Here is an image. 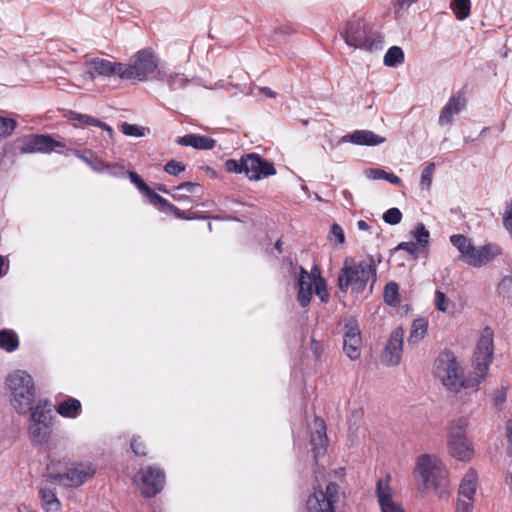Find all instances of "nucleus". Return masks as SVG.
<instances>
[{
	"label": "nucleus",
	"mask_w": 512,
	"mask_h": 512,
	"mask_svg": "<svg viewBox=\"0 0 512 512\" xmlns=\"http://www.w3.org/2000/svg\"><path fill=\"white\" fill-rule=\"evenodd\" d=\"M131 449L137 456H146L145 445L139 436H134L131 440Z\"/></svg>",
	"instance_id": "obj_48"
},
{
	"label": "nucleus",
	"mask_w": 512,
	"mask_h": 512,
	"mask_svg": "<svg viewBox=\"0 0 512 512\" xmlns=\"http://www.w3.org/2000/svg\"><path fill=\"white\" fill-rule=\"evenodd\" d=\"M19 512H21V511L19 510Z\"/></svg>",
	"instance_id": "obj_64"
},
{
	"label": "nucleus",
	"mask_w": 512,
	"mask_h": 512,
	"mask_svg": "<svg viewBox=\"0 0 512 512\" xmlns=\"http://www.w3.org/2000/svg\"><path fill=\"white\" fill-rule=\"evenodd\" d=\"M176 143L181 146H189L197 150H211L215 147L216 141L205 135L186 134L178 137Z\"/></svg>",
	"instance_id": "obj_23"
},
{
	"label": "nucleus",
	"mask_w": 512,
	"mask_h": 512,
	"mask_svg": "<svg viewBox=\"0 0 512 512\" xmlns=\"http://www.w3.org/2000/svg\"><path fill=\"white\" fill-rule=\"evenodd\" d=\"M428 331V321L425 318H417L412 322L410 333L408 336L409 344L420 342Z\"/></svg>",
	"instance_id": "obj_29"
},
{
	"label": "nucleus",
	"mask_w": 512,
	"mask_h": 512,
	"mask_svg": "<svg viewBox=\"0 0 512 512\" xmlns=\"http://www.w3.org/2000/svg\"><path fill=\"white\" fill-rule=\"evenodd\" d=\"M19 347V338L15 331L10 329L0 330V348L12 353Z\"/></svg>",
	"instance_id": "obj_30"
},
{
	"label": "nucleus",
	"mask_w": 512,
	"mask_h": 512,
	"mask_svg": "<svg viewBox=\"0 0 512 512\" xmlns=\"http://www.w3.org/2000/svg\"><path fill=\"white\" fill-rule=\"evenodd\" d=\"M315 294L319 297L321 302L326 303L329 300V292L327 290V284L323 277L318 275L314 282Z\"/></svg>",
	"instance_id": "obj_35"
},
{
	"label": "nucleus",
	"mask_w": 512,
	"mask_h": 512,
	"mask_svg": "<svg viewBox=\"0 0 512 512\" xmlns=\"http://www.w3.org/2000/svg\"><path fill=\"white\" fill-rule=\"evenodd\" d=\"M503 224H512V202L506 207Z\"/></svg>",
	"instance_id": "obj_53"
},
{
	"label": "nucleus",
	"mask_w": 512,
	"mask_h": 512,
	"mask_svg": "<svg viewBox=\"0 0 512 512\" xmlns=\"http://www.w3.org/2000/svg\"><path fill=\"white\" fill-rule=\"evenodd\" d=\"M120 130L126 136H131V137L144 136V128H142L136 124H129V123L125 122L120 126Z\"/></svg>",
	"instance_id": "obj_39"
},
{
	"label": "nucleus",
	"mask_w": 512,
	"mask_h": 512,
	"mask_svg": "<svg viewBox=\"0 0 512 512\" xmlns=\"http://www.w3.org/2000/svg\"><path fill=\"white\" fill-rule=\"evenodd\" d=\"M96 473L92 463H77L60 473L53 470L52 465L47 467V478L53 483L63 484L67 487H79Z\"/></svg>",
	"instance_id": "obj_11"
},
{
	"label": "nucleus",
	"mask_w": 512,
	"mask_h": 512,
	"mask_svg": "<svg viewBox=\"0 0 512 512\" xmlns=\"http://www.w3.org/2000/svg\"><path fill=\"white\" fill-rule=\"evenodd\" d=\"M415 471L421 477L426 489L432 488L441 499L448 498V471L438 457L430 454L419 455L416 459Z\"/></svg>",
	"instance_id": "obj_3"
},
{
	"label": "nucleus",
	"mask_w": 512,
	"mask_h": 512,
	"mask_svg": "<svg viewBox=\"0 0 512 512\" xmlns=\"http://www.w3.org/2000/svg\"><path fill=\"white\" fill-rule=\"evenodd\" d=\"M138 487L144 497L151 498L162 491L165 484V473L158 466H146L138 472Z\"/></svg>",
	"instance_id": "obj_14"
},
{
	"label": "nucleus",
	"mask_w": 512,
	"mask_h": 512,
	"mask_svg": "<svg viewBox=\"0 0 512 512\" xmlns=\"http://www.w3.org/2000/svg\"><path fill=\"white\" fill-rule=\"evenodd\" d=\"M311 350L314 352L317 359L320 358L321 354V344L320 342L316 341L315 339L311 342Z\"/></svg>",
	"instance_id": "obj_54"
},
{
	"label": "nucleus",
	"mask_w": 512,
	"mask_h": 512,
	"mask_svg": "<svg viewBox=\"0 0 512 512\" xmlns=\"http://www.w3.org/2000/svg\"><path fill=\"white\" fill-rule=\"evenodd\" d=\"M455 512H473V503L458 499Z\"/></svg>",
	"instance_id": "obj_50"
},
{
	"label": "nucleus",
	"mask_w": 512,
	"mask_h": 512,
	"mask_svg": "<svg viewBox=\"0 0 512 512\" xmlns=\"http://www.w3.org/2000/svg\"><path fill=\"white\" fill-rule=\"evenodd\" d=\"M465 426L466 421L460 419L457 427L449 433L448 450L454 458L468 462L474 455V449L465 436Z\"/></svg>",
	"instance_id": "obj_13"
},
{
	"label": "nucleus",
	"mask_w": 512,
	"mask_h": 512,
	"mask_svg": "<svg viewBox=\"0 0 512 512\" xmlns=\"http://www.w3.org/2000/svg\"><path fill=\"white\" fill-rule=\"evenodd\" d=\"M76 156L85 161L86 163H90V160L85 157L83 154H81L79 151L76 152Z\"/></svg>",
	"instance_id": "obj_59"
},
{
	"label": "nucleus",
	"mask_w": 512,
	"mask_h": 512,
	"mask_svg": "<svg viewBox=\"0 0 512 512\" xmlns=\"http://www.w3.org/2000/svg\"><path fill=\"white\" fill-rule=\"evenodd\" d=\"M412 234L415 241L400 242L396 249L406 251L413 259H417L421 252H424L427 257L430 239L428 230L425 229V226H417Z\"/></svg>",
	"instance_id": "obj_17"
},
{
	"label": "nucleus",
	"mask_w": 512,
	"mask_h": 512,
	"mask_svg": "<svg viewBox=\"0 0 512 512\" xmlns=\"http://www.w3.org/2000/svg\"><path fill=\"white\" fill-rule=\"evenodd\" d=\"M350 142L356 145L375 146L385 142V138L369 130H357L348 135Z\"/></svg>",
	"instance_id": "obj_27"
},
{
	"label": "nucleus",
	"mask_w": 512,
	"mask_h": 512,
	"mask_svg": "<svg viewBox=\"0 0 512 512\" xmlns=\"http://www.w3.org/2000/svg\"><path fill=\"white\" fill-rule=\"evenodd\" d=\"M285 262H287L289 264L292 273L295 274L296 273V269H297V265H294V263H293L291 258H286Z\"/></svg>",
	"instance_id": "obj_57"
},
{
	"label": "nucleus",
	"mask_w": 512,
	"mask_h": 512,
	"mask_svg": "<svg viewBox=\"0 0 512 512\" xmlns=\"http://www.w3.org/2000/svg\"><path fill=\"white\" fill-rule=\"evenodd\" d=\"M320 470L317 465L315 469V481L313 492L308 496L306 507L308 512H336V509L345 497L341 487L330 481L325 488L320 484Z\"/></svg>",
	"instance_id": "obj_5"
},
{
	"label": "nucleus",
	"mask_w": 512,
	"mask_h": 512,
	"mask_svg": "<svg viewBox=\"0 0 512 512\" xmlns=\"http://www.w3.org/2000/svg\"><path fill=\"white\" fill-rule=\"evenodd\" d=\"M7 387L11 392V403L19 414H27L34 410V380L25 371H15L7 378Z\"/></svg>",
	"instance_id": "obj_6"
},
{
	"label": "nucleus",
	"mask_w": 512,
	"mask_h": 512,
	"mask_svg": "<svg viewBox=\"0 0 512 512\" xmlns=\"http://www.w3.org/2000/svg\"><path fill=\"white\" fill-rule=\"evenodd\" d=\"M14 147L21 154L52 152L63 153L66 149L65 143L55 140L48 134H29L14 141Z\"/></svg>",
	"instance_id": "obj_10"
},
{
	"label": "nucleus",
	"mask_w": 512,
	"mask_h": 512,
	"mask_svg": "<svg viewBox=\"0 0 512 512\" xmlns=\"http://www.w3.org/2000/svg\"><path fill=\"white\" fill-rule=\"evenodd\" d=\"M389 482L390 475L386 479H379L376 484V496L381 512H405L402 505L393 500Z\"/></svg>",
	"instance_id": "obj_18"
},
{
	"label": "nucleus",
	"mask_w": 512,
	"mask_h": 512,
	"mask_svg": "<svg viewBox=\"0 0 512 512\" xmlns=\"http://www.w3.org/2000/svg\"><path fill=\"white\" fill-rule=\"evenodd\" d=\"M328 240L334 246L343 245L345 242V235L342 226H331L328 234Z\"/></svg>",
	"instance_id": "obj_36"
},
{
	"label": "nucleus",
	"mask_w": 512,
	"mask_h": 512,
	"mask_svg": "<svg viewBox=\"0 0 512 512\" xmlns=\"http://www.w3.org/2000/svg\"><path fill=\"white\" fill-rule=\"evenodd\" d=\"M67 118L71 121H77L81 125L100 127L101 129L109 132V134H112V132H113V129L109 125L100 121L97 118H94V117L86 115V114H81V113H78L75 111H69L67 114Z\"/></svg>",
	"instance_id": "obj_28"
},
{
	"label": "nucleus",
	"mask_w": 512,
	"mask_h": 512,
	"mask_svg": "<svg viewBox=\"0 0 512 512\" xmlns=\"http://www.w3.org/2000/svg\"><path fill=\"white\" fill-rule=\"evenodd\" d=\"M149 201L156 206H161L163 208L176 209L171 203H169L165 198L157 194L153 189L146 195Z\"/></svg>",
	"instance_id": "obj_44"
},
{
	"label": "nucleus",
	"mask_w": 512,
	"mask_h": 512,
	"mask_svg": "<svg viewBox=\"0 0 512 512\" xmlns=\"http://www.w3.org/2000/svg\"><path fill=\"white\" fill-rule=\"evenodd\" d=\"M31 412V423L28 428L29 438L34 446H42L49 441L52 434L54 416L51 404L48 400H39Z\"/></svg>",
	"instance_id": "obj_9"
},
{
	"label": "nucleus",
	"mask_w": 512,
	"mask_h": 512,
	"mask_svg": "<svg viewBox=\"0 0 512 512\" xmlns=\"http://www.w3.org/2000/svg\"><path fill=\"white\" fill-rule=\"evenodd\" d=\"M494 355V332L486 326L477 341L473 356V372L465 377L464 371L450 350L438 354L433 364V375L451 392L461 389L477 390L481 381L486 377Z\"/></svg>",
	"instance_id": "obj_1"
},
{
	"label": "nucleus",
	"mask_w": 512,
	"mask_h": 512,
	"mask_svg": "<svg viewBox=\"0 0 512 512\" xmlns=\"http://www.w3.org/2000/svg\"><path fill=\"white\" fill-rule=\"evenodd\" d=\"M498 291L504 298H512V276H504L498 284Z\"/></svg>",
	"instance_id": "obj_40"
},
{
	"label": "nucleus",
	"mask_w": 512,
	"mask_h": 512,
	"mask_svg": "<svg viewBox=\"0 0 512 512\" xmlns=\"http://www.w3.org/2000/svg\"><path fill=\"white\" fill-rule=\"evenodd\" d=\"M130 179L133 184L143 193L145 196L152 189L137 173L130 172Z\"/></svg>",
	"instance_id": "obj_47"
},
{
	"label": "nucleus",
	"mask_w": 512,
	"mask_h": 512,
	"mask_svg": "<svg viewBox=\"0 0 512 512\" xmlns=\"http://www.w3.org/2000/svg\"><path fill=\"white\" fill-rule=\"evenodd\" d=\"M434 171H435L434 163L427 164V166L423 169L422 174H421V181H420L422 187H425L427 189L430 188Z\"/></svg>",
	"instance_id": "obj_43"
},
{
	"label": "nucleus",
	"mask_w": 512,
	"mask_h": 512,
	"mask_svg": "<svg viewBox=\"0 0 512 512\" xmlns=\"http://www.w3.org/2000/svg\"><path fill=\"white\" fill-rule=\"evenodd\" d=\"M56 411L63 418L76 419L82 412V404L78 399L68 397L57 405Z\"/></svg>",
	"instance_id": "obj_26"
},
{
	"label": "nucleus",
	"mask_w": 512,
	"mask_h": 512,
	"mask_svg": "<svg viewBox=\"0 0 512 512\" xmlns=\"http://www.w3.org/2000/svg\"><path fill=\"white\" fill-rule=\"evenodd\" d=\"M224 167L228 173H244L252 181H258L276 174L273 163L256 153L245 154L239 160L228 159Z\"/></svg>",
	"instance_id": "obj_7"
},
{
	"label": "nucleus",
	"mask_w": 512,
	"mask_h": 512,
	"mask_svg": "<svg viewBox=\"0 0 512 512\" xmlns=\"http://www.w3.org/2000/svg\"><path fill=\"white\" fill-rule=\"evenodd\" d=\"M282 240L281 238L278 239L275 243V248L278 250L279 253H282Z\"/></svg>",
	"instance_id": "obj_58"
},
{
	"label": "nucleus",
	"mask_w": 512,
	"mask_h": 512,
	"mask_svg": "<svg viewBox=\"0 0 512 512\" xmlns=\"http://www.w3.org/2000/svg\"><path fill=\"white\" fill-rule=\"evenodd\" d=\"M167 81L169 87L173 90L182 89L188 83V79L185 77V75L179 73L170 75Z\"/></svg>",
	"instance_id": "obj_42"
},
{
	"label": "nucleus",
	"mask_w": 512,
	"mask_h": 512,
	"mask_svg": "<svg viewBox=\"0 0 512 512\" xmlns=\"http://www.w3.org/2000/svg\"><path fill=\"white\" fill-rule=\"evenodd\" d=\"M371 226H359L361 230H369Z\"/></svg>",
	"instance_id": "obj_62"
},
{
	"label": "nucleus",
	"mask_w": 512,
	"mask_h": 512,
	"mask_svg": "<svg viewBox=\"0 0 512 512\" xmlns=\"http://www.w3.org/2000/svg\"><path fill=\"white\" fill-rule=\"evenodd\" d=\"M465 105L466 99L463 92L458 91L457 93L453 94L440 112L439 124H451L453 116L458 114L465 107Z\"/></svg>",
	"instance_id": "obj_19"
},
{
	"label": "nucleus",
	"mask_w": 512,
	"mask_h": 512,
	"mask_svg": "<svg viewBox=\"0 0 512 512\" xmlns=\"http://www.w3.org/2000/svg\"><path fill=\"white\" fill-rule=\"evenodd\" d=\"M300 276L298 279L297 301L303 308L310 304L313 294V282L311 275L302 266L299 267Z\"/></svg>",
	"instance_id": "obj_22"
},
{
	"label": "nucleus",
	"mask_w": 512,
	"mask_h": 512,
	"mask_svg": "<svg viewBox=\"0 0 512 512\" xmlns=\"http://www.w3.org/2000/svg\"><path fill=\"white\" fill-rule=\"evenodd\" d=\"M404 329L399 326L389 336L381 355L382 363L387 366H396L400 363L403 353Z\"/></svg>",
	"instance_id": "obj_16"
},
{
	"label": "nucleus",
	"mask_w": 512,
	"mask_h": 512,
	"mask_svg": "<svg viewBox=\"0 0 512 512\" xmlns=\"http://www.w3.org/2000/svg\"><path fill=\"white\" fill-rule=\"evenodd\" d=\"M450 300L447 298L445 293L440 290H436L434 294V305L438 311L446 312L448 310Z\"/></svg>",
	"instance_id": "obj_41"
},
{
	"label": "nucleus",
	"mask_w": 512,
	"mask_h": 512,
	"mask_svg": "<svg viewBox=\"0 0 512 512\" xmlns=\"http://www.w3.org/2000/svg\"><path fill=\"white\" fill-rule=\"evenodd\" d=\"M158 189L164 193H168L167 189L164 186H159Z\"/></svg>",
	"instance_id": "obj_60"
},
{
	"label": "nucleus",
	"mask_w": 512,
	"mask_h": 512,
	"mask_svg": "<svg viewBox=\"0 0 512 512\" xmlns=\"http://www.w3.org/2000/svg\"><path fill=\"white\" fill-rule=\"evenodd\" d=\"M86 66L92 67L99 76L110 77L117 75L121 78L122 63L111 62L104 58H91L86 60Z\"/></svg>",
	"instance_id": "obj_21"
},
{
	"label": "nucleus",
	"mask_w": 512,
	"mask_h": 512,
	"mask_svg": "<svg viewBox=\"0 0 512 512\" xmlns=\"http://www.w3.org/2000/svg\"><path fill=\"white\" fill-rule=\"evenodd\" d=\"M404 62V52L399 46H392L384 56V64L388 67H395Z\"/></svg>",
	"instance_id": "obj_31"
},
{
	"label": "nucleus",
	"mask_w": 512,
	"mask_h": 512,
	"mask_svg": "<svg viewBox=\"0 0 512 512\" xmlns=\"http://www.w3.org/2000/svg\"><path fill=\"white\" fill-rule=\"evenodd\" d=\"M8 266L5 267V260L2 255H0V278L6 274Z\"/></svg>",
	"instance_id": "obj_56"
},
{
	"label": "nucleus",
	"mask_w": 512,
	"mask_h": 512,
	"mask_svg": "<svg viewBox=\"0 0 512 512\" xmlns=\"http://www.w3.org/2000/svg\"><path fill=\"white\" fill-rule=\"evenodd\" d=\"M508 449L512 453V419L508 420L505 425Z\"/></svg>",
	"instance_id": "obj_51"
},
{
	"label": "nucleus",
	"mask_w": 512,
	"mask_h": 512,
	"mask_svg": "<svg viewBox=\"0 0 512 512\" xmlns=\"http://www.w3.org/2000/svg\"><path fill=\"white\" fill-rule=\"evenodd\" d=\"M362 335L355 317L346 318L343 328V351L345 355L352 361L361 356Z\"/></svg>",
	"instance_id": "obj_15"
},
{
	"label": "nucleus",
	"mask_w": 512,
	"mask_h": 512,
	"mask_svg": "<svg viewBox=\"0 0 512 512\" xmlns=\"http://www.w3.org/2000/svg\"><path fill=\"white\" fill-rule=\"evenodd\" d=\"M450 242L459 252L457 259L476 269L489 265L503 253L497 243L488 242L476 246L471 238L463 234L451 235Z\"/></svg>",
	"instance_id": "obj_2"
},
{
	"label": "nucleus",
	"mask_w": 512,
	"mask_h": 512,
	"mask_svg": "<svg viewBox=\"0 0 512 512\" xmlns=\"http://www.w3.org/2000/svg\"><path fill=\"white\" fill-rule=\"evenodd\" d=\"M505 227L507 228L508 233H509V235H510V236H511V238H512V226H505Z\"/></svg>",
	"instance_id": "obj_61"
},
{
	"label": "nucleus",
	"mask_w": 512,
	"mask_h": 512,
	"mask_svg": "<svg viewBox=\"0 0 512 512\" xmlns=\"http://www.w3.org/2000/svg\"><path fill=\"white\" fill-rule=\"evenodd\" d=\"M477 473L473 469H469L464 477L462 478V481L459 485L458 494L459 496H463L466 498V501H470L473 503L474 501V495L476 493L477 489Z\"/></svg>",
	"instance_id": "obj_25"
},
{
	"label": "nucleus",
	"mask_w": 512,
	"mask_h": 512,
	"mask_svg": "<svg viewBox=\"0 0 512 512\" xmlns=\"http://www.w3.org/2000/svg\"><path fill=\"white\" fill-rule=\"evenodd\" d=\"M416 1L417 0H396L395 13H399L406 6H409Z\"/></svg>",
	"instance_id": "obj_52"
},
{
	"label": "nucleus",
	"mask_w": 512,
	"mask_h": 512,
	"mask_svg": "<svg viewBox=\"0 0 512 512\" xmlns=\"http://www.w3.org/2000/svg\"><path fill=\"white\" fill-rule=\"evenodd\" d=\"M384 301L387 305L396 307L399 304V286L391 281L384 288Z\"/></svg>",
	"instance_id": "obj_33"
},
{
	"label": "nucleus",
	"mask_w": 512,
	"mask_h": 512,
	"mask_svg": "<svg viewBox=\"0 0 512 512\" xmlns=\"http://www.w3.org/2000/svg\"><path fill=\"white\" fill-rule=\"evenodd\" d=\"M158 67V62L151 49H143L136 53L132 64L122 63L121 79L144 81Z\"/></svg>",
	"instance_id": "obj_12"
},
{
	"label": "nucleus",
	"mask_w": 512,
	"mask_h": 512,
	"mask_svg": "<svg viewBox=\"0 0 512 512\" xmlns=\"http://www.w3.org/2000/svg\"><path fill=\"white\" fill-rule=\"evenodd\" d=\"M343 38L347 45L367 51H372L382 45V38L374 35L372 26L361 17L353 16L347 21Z\"/></svg>",
	"instance_id": "obj_8"
},
{
	"label": "nucleus",
	"mask_w": 512,
	"mask_h": 512,
	"mask_svg": "<svg viewBox=\"0 0 512 512\" xmlns=\"http://www.w3.org/2000/svg\"><path fill=\"white\" fill-rule=\"evenodd\" d=\"M451 9L453 10L458 20H464L470 15L471 1L470 0H452Z\"/></svg>",
	"instance_id": "obj_32"
},
{
	"label": "nucleus",
	"mask_w": 512,
	"mask_h": 512,
	"mask_svg": "<svg viewBox=\"0 0 512 512\" xmlns=\"http://www.w3.org/2000/svg\"><path fill=\"white\" fill-rule=\"evenodd\" d=\"M377 263L373 256H367L359 263L349 265L346 260L338 275L339 288L346 291L351 287L354 293L365 290L369 281L376 282Z\"/></svg>",
	"instance_id": "obj_4"
},
{
	"label": "nucleus",
	"mask_w": 512,
	"mask_h": 512,
	"mask_svg": "<svg viewBox=\"0 0 512 512\" xmlns=\"http://www.w3.org/2000/svg\"><path fill=\"white\" fill-rule=\"evenodd\" d=\"M200 185L198 183L194 182H184L175 187L172 190V197L175 200H182L187 197V195H179V192H185V193H194L196 188H199Z\"/></svg>",
	"instance_id": "obj_34"
},
{
	"label": "nucleus",
	"mask_w": 512,
	"mask_h": 512,
	"mask_svg": "<svg viewBox=\"0 0 512 512\" xmlns=\"http://www.w3.org/2000/svg\"><path fill=\"white\" fill-rule=\"evenodd\" d=\"M16 126V120L0 116V137H7L11 135Z\"/></svg>",
	"instance_id": "obj_38"
},
{
	"label": "nucleus",
	"mask_w": 512,
	"mask_h": 512,
	"mask_svg": "<svg viewBox=\"0 0 512 512\" xmlns=\"http://www.w3.org/2000/svg\"><path fill=\"white\" fill-rule=\"evenodd\" d=\"M370 175L374 179H384V180H387L390 183L396 184V185H399L402 182L401 179L394 173H388L382 169H371Z\"/></svg>",
	"instance_id": "obj_37"
},
{
	"label": "nucleus",
	"mask_w": 512,
	"mask_h": 512,
	"mask_svg": "<svg viewBox=\"0 0 512 512\" xmlns=\"http://www.w3.org/2000/svg\"><path fill=\"white\" fill-rule=\"evenodd\" d=\"M387 224H399L402 220V213L398 208L388 209L382 216Z\"/></svg>",
	"instance_id": "obj_46"
},
{
	"label": "nucleus",
	"mask_w": 512,
	"mask_h": 512,
	"mask_svg": "<svg viewBox=\"0 0 512 512\" xmlns=\"http://www.w3.org/2000/svg\"><path fill=\"white\" fill-rule=\"evenodd\" d=\"M357 224L362 225V224H366V222L364 220H359Z\"/></svg>",
	"instance_id": "obj_63"
},
{
	"label": "nucleus",
	"mask_w": 512,
	"mask_h": 512,
	"mask_svg": "<svg viewBox=\"0 0 512 512\" xmlns=\"http://www.w3.org/2000/svg\"><path fill=\"white\" fill-rule=\"evenodd\" d=\"M185 169V164L176 160H170L164 166V171L173 176L179 175L180 173L184 172Z\"/></svg>",
	"instance_id": "obj_45"
},
{
	"label": "nucleus",
	"mask_w": 512,
	"mask_h": 512,
	"mask_svg": "<svg viewBox=\"0 0 512 512\" xmlns=\"http://www.w3.org/2000/svg\"><path fill=\"white\" fill-rule=\"evenodd\" d=\"M39 496L42 507L46 512H57L61 508V502L57 497L56 489L51 485L44 484L39 488Z\"/></svg>",
	"instance_id": "obj_24"
},
{
	"label": "nucleus",
	"mask_w": 512,
	"mask_h": 512,
	"mask_svg": "<svg viewBox=\"0 0 512 512\" xmlns=\"http://www.w3.org/2000/svg\"><path fill=\"white\" fill-rule=\"evenodd\" d=\"M507 398L506 389L504 387L498 388L495 390L493 395L494 404L497 407L502 406Z\"/></svg>",
	"instance_id": "obj_49"
},
{
	"label": "nucleus",
	"mask_w": 512,
	"mask_h": 512,
	"mask_svg": "<svg viewBox=\"0 0 512 512\" xmlns=\"http://www.w3.org/2000/svg\"><path fill=\"white\" fill-rule=\"evenodd\" d=\"M314 423L316 431L311 434V446L313 457L317 460L319 456L325 454L328 445V438L326 434L325 421L320 417H316Z\"/></svg>",
	"instance_id": "obj_20"
},
{
	"label": "nucleus",
	"mask_w": 512,
	"mask_h": 512,
	"mask_svg": "<svg viewBox=\"0 0 512 512\" xmlns=\"http://www.w3.org/2000/svg\"><path fill=\"white\" fill-rule=\"evenodd\" d=\"M260 91L269 98H275L277 96V93L269 87H260Z\"/></svg>",
	"instance_id": "obj_55"
}]
</instances>
